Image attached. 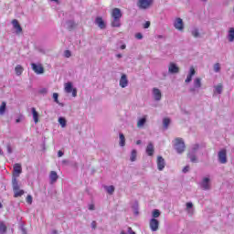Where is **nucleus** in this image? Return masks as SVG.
Listing matches in <instances>:
<instances>
[{
    "label": "nucleus",
    "mask_w": 234,
    "mask_h": 234,
    "mask_svg": "<svg viewBox=\"0 0 234 234\" xmlns=\"http://www.w3.org/2000/svg\"><path fill=\"white\" fill-rule=\"evenodd\" d=\"M190 90H195V89H191Z\"/></svg>",
    "instance_id": "nucleus-59"
},
{
    "label": "nucleus",
    "mask_w": 234,
    "mask_h": 234,
    "mask_svg": "<svg viewBox=\"0 0 234 234\" xmlns=\"http://www.w3.org/2000/svg\"><path fill=\"white\" fill-rule=\"evenodd\" d=\"M218 156V160H219L220 164L228 163V154L226 152V149L219 151Z\"/></svg>",
    "instance_id": "nucleus-7"
},
{
    "label": "nucleus",
    "mask_w": 234,
    "mask_h": 234,
    "mask_svg": "<svg viewBox=\"0 0 234 234\" xmlns=\"http://www.w3.org/2000/svg\"><path fill=\"white\" fill-rule=\"evenodd\" d=\"M3 154V150L0 149V155Z\"/></svg>",
    "instance_id": "nucleus-56"
},
{
    "label": "nucleus",
    "mask_w": 234,
    "mask_h": 234,
    "mask_svg": "<svg viewBox=\"0 0 234 234\" xmlns=\"http://www.w3.org/2000/svg\"><path fill=\"white\" fill-rule=\"evenodd\" d=\"M214 70H215V72H220V64L219 63H216L214 65Z\"/></svg>",
    "instance_id": "nucleus-38"
},
{
    "label": "nucleus",
    "mask_w": 234,
    "mask_h": 234,
    "mask_svg": "<svg viewBox=\"0 0 234 234\" xmlns=\"http://www.w3.org/2000/svg\"><path fill=\"white\" fill-rule=\"evenodd\" d=\"M58 122L61 125L62 128L67 127V120L63 117L58 118Z\"/></svg>",
    "instance_id": "nucleus-30"
},
{
    "label": "nucleus",
    "mask_w": 234,
    "mask_h": 234,
    "mask_svg": "<svg viewBox=\"0 0 234 234\" xmlns=\"http://www.w3.org/2000/svg\"><path fill=\"white\" fill-rule=\"evenodd\" d=\"M191 207H193V203L191 202L186 203V209H191Z\"/></svg>",
    "instance_id": "nucleus-44"
},
{
    "label": "nucleus",
    "mask_w": 234,
    "mask_h": 234,
    "mask_svg": "<svg viewBox=\"0 0 234 234\" xmlns=\"http://www.w3.org/2000/svg\"><path fill=\"white\" fill-rule=\"evenodd\" d=\"M5 112H6V102L2 101V103L0 105V116H3V114H5Z\"/></svg>",
    "instance_id": "nucleus-24"
},
{
    "label": "nucleus",
    "mask_w": 234,
    "mask_h": 234,
    "mask_svg": "<svg viewBox=\"0 0 234 234\" xmlns=\"http://www.w3.org/2000/svg\"><path fill=\"white\" fill-rule=\"evenodd\" d=\"M7 152L10 154H12V148L10 146H7Z\"/></svg>",
    "instance_id": "nucleus-49"
},
{
    "label": "nucleus",
    "mask_w": 234,
    "mask_h": 234,
    "mask_svg": "<svg viewBox=\"0 0 234 234\" xmlns=\"http://www.w3.org/2000/svg\"><path fill=\"white\" fill-rule=\"evenodd\" d=\"M117 58H122V54H118V55H117Z\"/></svg>",
    "instance_id": "nucleus-55"
},
{
    "label": "nucleus",
    "mask_w": 234,
    "mask_h": 234,
    "mask_svg": "<svg viewBox=\"0 0 234 234\" xmlns=\"http://www.w3.org/2000/svg\"><path fill=\"white\" fill-rule=\"evenodd\" d=\"M192 36H193L194 37H198V36H200V33L198 32V29H194V30L192 31Z\"/></svg>",
    "instance_id": "nucleus-37"
},
{
    "label": "nucleus",
    "mask_w": 234,
    "mask_h": 234,
    "mask_svg": "<svg viewBox=\"0 0 234 234\" xmlns=\"http://www.w3.org/2000/svg\"><path fill=\"white\" fill-rule=\"evenodd\" d=\"M194 87H196V89H200L202 87V80L200 78H197L194 80Z\"/></svg>",
    "instance_id": "nucleus-25"
},
{
    "label": "nucleus",
    "mask_w": 234,
    "mask_h": 234,
    "mask_svg": "<svg viewBox=\"0 0 234 234\" xmlns=\"http://www.w3.org/2000/svg\"><path fill=\"white\" fill-rule=\"evenodd\" d=\"M3 207V204L2 203H0V209Z\"/></svg>",
    "instance_id": "nucleus-57"
},
{
    "label": "nucleus",
    "mask_w": 234,
    "mask_h": 234,
    "mask_svg": "<svg viewBox=\"0 0 234 234\" xmlns=\"http://www.w3.org/2000/svg\"><path fill=\"white\" fill-rule=\"evenodd\" d=\"M153 94L155 101H160L162 100V91L158 88L153 89Z\"/></svg>",
    "instance_id": "nucleus-13"
},
{
    "label": "nucleus",
    "mask_w": 234,
    "mask_h": 234,
    "mask_svg": "<svg viewBox=\"0 0 234 234\" xmlns=\"http://www.w3.org/2000/svg\"><path fill=\"white\" fill-rule=\"evenodd\" d=\"M58 178H59L58 173L56 171H51L49 174L50 184H56V182H58Z\"/></svg>",
    "instance_id": "nucleus-16"
},
{
    "label": "nucleus",
    "mask_w": 234,
    "mask_h": 234,
    "mask_svg": "<svg viewBox=\"0 0 234 234\" xmlns=\"http://www.w3.org/2000/svg\"><path fill=\"white\" fill-rule=\"evenodd\" d=\"M135 37H136V39H143L144 36L142 35V33H137V34H135Z\"/></svg>",
    "instance_id": "nucleus-41"
},
{
    "label": "nucleus",
    "mask_w": 234,
    "mask_h": 234,
    "mask_svg": "<svg viewBox=\"0 0 234 234\" xmlns=\"http://www.w3.org/2000/svg\"><path fill=\"white\" fill-rule=\"evenodd\" d=\"M188 157L190 158V161L192 162V163H195V162H197V155H195V154H188Z\"/></svg>",
    "instance_id": "nucleus-39"
},
{
    "label": "nucleus",
    "mask_w": 234,
    "mask_h": 234,
    "mask_svg": "<svg viewBox=\"0 0 234 234\" xmlns=\"http://www.w3.org/2000/svg\"><path fill=\"white\" fill-rule=\"evenodd\" d=\"M189 172V165H186L183 168V173H187Z\"/></svg>",
    "instance_id": "nucleus-45"
},
{
    "label": "nucleus",
    "mask_w": 234,
    "mask_h": 234,
    "mask_svg": "<svg viewBox=\"0 0 234 234\" xmlns=\"http://www.w3.org/2000/svg\"><path fill=\"white\" fill-rule=\"evenodd\" d=\"M64 56H65V58H70V56H72V54L70 53V50H66L64 52Z\"/></svg>",
    "instance_id": "nucleus-40"
},
{
    "label": "nucleus",
    "mask_w": 234,
    "mask_h": 234,
    "mask_svg": "<svg viewBox=\"0 0 234 234\" xmlns=\"http://www.w3.org/2000/svg\"><path fill=\"white\" fill-rule=\"evenodd\" d=\"M138 154V152L136 150H133L131 153L130 160L131 162H136V156Z\"/></svg>",
    "instance_id": "nucleus-28"
},
{
    "label": "nucleus",
    "mask_w": 234,
    "mask_h": 234,
    "mask_svg": "<svg viewBox=\"0 0 234 234\" xmlns=\"http://www.w3.org/2000/svg\"><path fill=\"white\" fill-rule=\"evenodd\" d=\"M64 90L68 94H70V92H71L73 98H76V96H78V90H76V88L72 87V82H67L65 84Z\"/></svg>",
    "instance_id": "nucleus-5"
},
{
    "label": "nucleus",
    "mask_w": 234,
    "mask_h": 234,
    "mask_svg": "<svg viewBox=\"0 0 234 234\" xmlns=\"http://www.w3.org/2000/svg\"><path fill=\"white\" fill-rule=\"evenodd\" d=\"M140 144H142V141H141V140L136 141V144H137V145H140Z\"/></svg>",
    "instance_id": "nucleus-51"
},
{
    "label": "nucleus",
    "mask_w": 234,
    "mask_h": 234,
    "mask_svg": "<svg viewBox=\"0 0 234 234\" xmlns=\"http://www.w3.org/2000/svg\"><path fill=\"white\" fill-rule=\"evenodd\" d=\"M201 1H207V0H201Z\"/></svg>",
    "instance_id": "nucleus-60"
},
{
    "label": "nucleus",
    "mask_w": 234,
    "mask_h": 234,
    "mask_svg": "<svg viewBox=\"0 0 234 234\" xmlns=\"http://www.w3.org/2000/svg\"><path fill=\"white\" fill-rule=\"evenodd\" d=\"M6 229H7L6 225L5 224V222L1 221L0 222V233L1 234L6 233Z\"/></svg>",
    "instance_id": "nucleus-29"
},
{
    "label": "nucleus",
    "mask_w": 234,
    "mask_h": 234,
    "mask_svg": "<svg viewBox=\"0 0 234 234\" xmlns=\"http://www.w3.org/2000/svg\"><path fill=\"white\" fill-rule=\"evenodd\" d=\"M146 122H147V118H145V117L141 118V119L137 122V127H138L139 129H141V127H144V125H145Z\"/></svg>",
    "instance_id": "nucleus-23"
},
{
    "label": "nucleus",
    "mask_w": 234,
    "mask_h": 234,
    "mask_svg": "<svg viewBox=\"0 0 234 234\" xmlns=\"http://www.w3.org/2000/svg\"><path fill=\"white\" fill-rule=\"evenodd\" d=\"M69 25H71V27H74L75 24L73 22H69Z\"/></svg>",
    "instance_id": "nucleus-52"
},
{
    "label": "nucleus",
    "mask_w": 234,
    "mask_h": 234,
    "mask_svg": "<svg viewBox=\"0 0 234 234\" xmlns=\"http://www.w3.org/2000/svg\"><path fill=\"white\" fill-rule=\"evenodd\" d=\"M51 1H54L55 3H58V0H51Z\"/></svg>",
    "instance_id": "nucleus-58"
},
{
    "label": "nucleus",
    "mask_w": 234,
    "mask_h": 234,
    "mask_svg": "<svg viewBox=\"0 0 234 234\" xmlns=\"http://www.w3.org/2000/svg\"><path fill=\"white\" fill-rule=\"evenodd\" d=\"M19 122H21V119H16V122L19 123Z\"/></svg>",
    "instance_id": "nucleus-53"
},
{
    "label": "nucleus",
    "mask_w": 234,
    "mask_h": 234,
    "mask_svg": "<svg viewBox=\"0 0 234 234\" xmlns=\"http://www.w3.org/2000/svg\"><path fill=\"white\" fill-rule=\"evenodd\" d=\"M27 204H32V196L28 195L27 197Z\"/></svg>",
    "instance_id": "nucleus-42"
},
{
    "label": "nucleus",
    "mask_w": 234,
    "mask_h": 234,
    "mask_svg": "<svg viewBox=\"0 0 234 234\" xmlns=\"http://www.w3.org/2000/svg\"><path fill=\"white\" fill-rule=\"evenodd\" d=\"M119 138H120V143H119L120 146L125 147V135H123V133H120Z\"/></svg>",
    "instance_id": "nucleus-27"
},
{
    "label": "nucleus",
    "mask_w": 234,
    "mask_h": 234,
    "mask_svg": "<svg viewBox=\"0 0 234 234\" xmlns=\"http://www.w3.org/2000/svg\"><path fill=\"white\" fill-rule=\"evenodd\" d=\"M146 154H148V156H153V154H154V145L153 143L148 144L146 147Z\"/></svg>",
    "instance_id": "nucleus-17"
},
{
    "label": "nucleus",
    "mask_w": 234,
    "mask_h": 234,
    "mask_svg": "<svg viewBox=\"0 0 234 234\" xmlns=\"http://www.w3.org/2000/svg\"><path fill=\"white\" fill-rule=\"evenodd\" d=\"M129 85V80H127V75L122 74L120 80V87L125 89Z\"/></svg>",
    "instance_id": "nucleus-14"
},
{
    "label": "nucleus",
    "mask_w": 234,
    "mask_h": 234,
    "mask_svg": "<svg viewBox=\"0 0 234 234\" xmlns=\"http://www.w3.org/2000/svg\"><path fill=\"white\" fill-rule=\"evenodd\" d=\"M169 123H171V119H169V118H165V119L163 120V124H164V127H165V129H167V127H169Z\"/></svg>",
    "instance_id": "nucleus-31"
},
{
    "label": "nucleus",
    "mask_w": 234,
    "mask_h": 234,
    "mask_svg": "<svg viewBox=\"0 0 234 234\" xmlns=\"http://www.w3.org/2000/svg\"><path fill=\"white\" fill-rule=\"evenodd\" d=\"M32 114H33V120L35 123L39 122V113H37V111H36V108L31 109Z\"/></svg>",
    "instance_id": "nucleus-20"
},
{
    "label": "nucleus",
    "mask_w": 234,
    "mask_h": 234,
    "mask_svg": "<svg viewBox=\"0 0 234 234\" xmlns=\"http://www.w3.org/2000/svg\"><path fill=\"white\" fill-rule=\"evenodd\" d=\"M32 69L36 74H44L45 68L41 64L31 63Z\"/></svg>",
    "instance_id": "nucleus-6"
},
{
    "label": "nucleus",
    "mask_w": 234,
    "mask_h": 234,
    "mask_svg": "<svg viewBox=\"0 0 234 234\" xmlns=\"http://www.w3.org/2000/svg\"><path fill=\"white\" fill-rule=\"evenodd\" d=\"M165 167V160L162 156L157 157V169L159 171H164V168Z\"/></svg>",
    "instance_id": "nucleus-11"
},
{
    "label": "nucleus",
    "mask_w": 234,
    "mask_h": 234,
    "mask_svg": "<svg viewBox=\"0 0 234 234\" xmlns=\"http://www.w3.org/2000/svg\"><path fill=\"white\" fill-rule=\"evenodd\" d=\"M149 27H151V22L146 21L144 25V28H149Z\"/></svg>",
    "instance_id": "nucleus-43"
},
{
    "label": "nucleus",
    "mask_w": 234,
    "mask_h": 234,
    "mask_svg": "<svg viewBox=\"0 0 234 234\" xmlns=\"http://www.w3.org/2000/svg\"><path fill=\"white\" fill-rule=\"evenodd\" d=\"M168 72H170V74H178L180 68H178L175 62H171L168 67Z\"/></svg>",
    "instance_id": "nucleus-9"
},
{
    "label": "nucleus",
    "mask_w": 234,
    "mask_h": 234,
    "mask_svg": "<svg viewBox=\"0 0 234 234\" xmlns=\"http://www.w3.org/2000/svg\"><path fill=\"white\" fill-rule=\"evenodd\" d=\"M105 189L109 195H112V193H114V186H105Z\"/></svg>",
    "instance_id": "nucleus-32"
},
{
    "label": "nucleus",
    "mask_w": 234,
    "mask_h": 234,
    "mask_svg": "<svg viewBox=\"0 0 234 234\" xmlns=\"http://www.w3.org/2000/svg\"><path fill=\"white\" fill-rule=\"evenodd\" d=\"M198 149V145L197 144L196 147L194 148V151H197Z\"/></svg>",
    "instance_id": "nucleus-54"
},
{
    "label": "nucleus",
    "mask_w": 234,
    "mask_h": 234,
    "mask_svg": "<svg viewBox=\"0 0 234 234\" xmlns=\"http://www.w3.org/2000/svg\"><path fill=\"white\" fill-rule=\"evenodd\" d=\"M127 233L128 234H136V232H134V230H133V228H131V227H128ZM120 234H126V233H125V231L122 230V231H121Z\"/></svg>",
    "instance_id": "nucleus-34"
},
{
    "label": "nucleus",
    "mask_w": 234,
    "mask_h": 234,
    "mask_svg": "<svg viewBox=\"0 0 234 234\" xmlns=\"http://www.w3.org/2000/svg\"><path fill=\"white\" fill-rule=\"evenodd\" d=\"M202 187L205 190L209 189V177H205L202 181Z\"/></svg>",
    "instance_id": "nucleus-21"
},
{
    "label": "nucleus",
    "mask_w": 234,
    "mask_h": 234,
    "mask_svg": "<svg viewBox=\"0 0 234 234\" xmlns=\"http://www.w3.org/2000/svg\"><path fill=\"white\" fill-rule=\"evenodd\" d=\"M24 70H25V69H23V66H21V65H16V67L15 68V72H16V76H21V74H23Z\"/></svg>",
    "instance_id": "nucleus-22"
},
{
    "label": "nucleus",
    "mask_w": 234,
    "mask_h": 234,
    "mask_svg": "<svg viewBox=\"0 0 234 234\" xmlns=\"http://www.w3.org/2000/svg\"><path fill=\"white\" fill-rule=\"evenodd\" d=\"M175 147H176V152L179 154H182V153H184V151H186V144H184V140H182V138H176Z\"/></svg>",
    "instance_id": "nucleus-4"
},
{
    "label": "nucleus",
    "mask_w": 234,
    "mask_h": 234,
    "mask_svg": "<svg viewBox=\"0 0 234 234\" xmlns=\"http://www.w3.org/2000/svg\"><path fill=\"white\" fill-rule=\"evenodd\" d=\"M153 3H154V0H138L137 6L141 10H147V8L153 6Z\"/></svg>",
    "instance_id": "nucleus-2"
},
{
    "label": "nucleus",
    "mask_w": 234,
    "mask_h": 234,
    "mask_svg": "<svg viewBox=\"0 0 234 234\" xmlns=\"http://www.w3.org/2000/svg\"><path fill=\"white\" fill-rule=\"evenodd\" d=\"M153 217H154V218H158V217H160V210L154 209L153 211Z\"/></svg>",
    "instance_id": "nucleus-35"
},
{
    "label": "nucleus",
    "mask_w": 234,
    "mask_h": 234,
    "mask_svg": "<svg viewBox=\"0 0 234 234\" xmlns=\"http://www.w3.org/2000/svg\"><path fill=\"white\" fill-rule=\"evenodd\" d=\"M12 25L14 28H16V34H21V32H23V27H21V25H19V21H17V19H14L12 21Z\"/></svg>",
    "instance_id": "nucleus-15"
},
{
    "label": "nucleus",
    "mask_w": 234,
    "mask_h": 234,
    "mask_svg": "<svg viewBox=\"0 0 234 234\" xmlns=\"http://www.w3.org/2000/svg\"><path fill=\"white\" fill-rule=\"evenodd\" d=\"M13 191L15 193V198L23 197V195H25V190L19 189V184L17 183V179L13 180Z\"/></svg>",
    "instance_id": "nucleus-3"
},
{
    "label": "nucleus",
    "mask_w": 234,
    "mask_h": 234,
    "mask_svg": "<svg viewBox=\"0 0 234 234\" xmlns=\"http://www.w3.org/2000/svg\"><path fill=\"white\" fill-rule=\"evenodd\" d=\"M229 41H230V43L234 41V27H230L229 31Z\"/></svg>",
    "instance_id": "nucleus-26"
},
{
    "label": "nucleus",
    "mask_w": 234,
    "mask_h": 234,
    "mask_svg": "<svg viewBox=\"0 0 234 234\" xmlns=\"http://www.w3.org/2000/svg\"><path fill=\"white\" fill-rule=\"evenodd\" d=\"M13 171L16 175H21V173H23V168L21 166V164L19 163L15 164L13 166Z\"/></svg>",
    "instance_id": "nucleus-18"
},
{
    "label": "nucleus",
    "mask_w": 234,
    "mask_h": 234,
    "mask_svg": "<svg viewBox=\"0 0 234 234\" xmlns=\"http://www.w3.org/2000/svg\"><path fill=\"white\" fill-rule=\"evenodd\" d=\"M126 47H127V46H125V44H123V45L121 46V49H122V50H125Z\"/></svg>",
    "instance_id": "nucleus-50"
},
{
    "label": "nucleus",
    "mask_w": 234,
    "mask_h": 234,
    "mask_svg": "<svg viewBox=\"0 0 234 234\" xmlns=\"http://www.w3.org/2000/svg\"><path fill=\"white\" fill-rule=\"evenodd\" d=\"M215 92H217L218 94H222V84L215 86Z\"/></svg>",
    "instance_id": "nucleus-33"
},
{
    "label": "nucleus",
    "mask_w": 234,
    "mask_h": 234,
    "mask_svg": "<svg viewBox=\"0 0 234 234\" xmlns=\"http://www.w3.org/2000/svg\"><path fill=\"white\" fill-rule=\"evenodd\" d=\"M196 70L195 68L191 67L190 68V73L187 75L186 79V83H190V81L193 80V76H195L196 74Z\"/></svg>",
    "instance_id": "nucleus-19"
},
{
    "label": "nucleus",
    "mask_w": 234,
    "mask_h": 234,
    "mask_svg": "<svg viewBox=\"0 0 234 234\" xmlns=\"http://www.w3.org/2000/svg\"><path fill=\"white\" fill-rule=\"evenodd\" d=\"M58 98H59V94L53 93V100L55 103H59V101L58 100Z\"/></svg>",
    "instance_id": "nucleus-36"
},
{
    "label": "nucleus",
    "mask_w": 234,
    "mask_h": 234,
    "mask_svg": "<svg viewBox=\"0 0 234 234\" xmlns=\"http://www.w3.org/2000/svg\"><path fill=\"white\" fill-rule=\"evenodd\" d=\"M95 23L99 27V28H101V30L106 28V27H107V25H105V21H103V18L101 16L96 17Z\"/></svg>",
    "instance_id": "nucleus-12"
},
{
    "label": "nucleus",
    "mask_w": 234,
    "mask_h": 234,
    "mask_svg": "<svg viewBox=\"0 0 234 234\" xmlns=\"http://www.w3.org/2000/svg\"><path fill=\"white\" fill-rule=\"evenodd\" d=\"M174 27L176 30L182 32V30H184V21L182 20V18H176L174 23Z\"/></svg>",
    "instance_id": "nucleus-10"
},
{
    "label": "nucleus",
    "mask_w": 234,
    "mask_h": 234,
    "mask_svg": "<svg viewBox=\"0 0 234 234\" xmlns=\"http://www.w3.org/2000/svg\"><path fill=\"white\" fill-rule=\"evenodd\" d=\"M63 154H64L63 152L61 150H59L58 153V158H61V156H63Z\"/></svg>",
    "instance_id": "nucleus-48"
},
{
    "label": "nucleus",
    "mask_w": 234,
    "mask_h": 234,
    "mask_svg": "<svg viewBox=\"0 0 234 234\" xmlns=\"http://www.w3.org/2000/svg\"><path fill=\"white\" fill-rule=\"evenodd\" d=\"M89 209H90V211H94V209H95L94 204L89 205Z\"/></svg>",
    "instance_id": "nucleus-46"
},
{
    "label": "nucleus",
    "mask_w": 234,
    "mask_h": 234,
    "mask_svg": "<svg viewBox=\"0 0 234 234\" xmlns=\"http://www.w3.org/2000/svg\"><path fill=\"white\" fill-rule=\"evenodd\" d=\"M149 224L152 231H158V228L160 226V221H158V219L152 218Z\"/></svg>",
    "instance_id": "nucleus-8"
},
{
    "label": "nucleus",
    "mask_w": 234,
    "mask_h": 234,
    "mask_svg": "<svg viewBox=\"0 0 234 234\" xmlns=\"http://www.w3.org/2000/svg\"><path fill=\"white\" fill-rule=\"evenodd\" d=\"M91 228H92V229H96V228H97V223H96V221H92V222H91Z\"/></svg>",
    "instance_id": "nucleus-47"
},
{
    "label": "nucleus",
    "mask_w": 234,
    "mask_h": 234,
    "mask_svg": "<svg viewBox=\"0 0 234 234\" xmlns=\"http://www.w3.org/2000/svg\"><path fill=\"white\" fill-rule=\"evenodd\" d=\"M111 16L113 19L112 21V27L115 28H120V27H122V23L120 22V19H122V10L118 7H115L112 10Z\"/></svg>",
    "instance_id": "nucleus-1"
}]
</instances>
